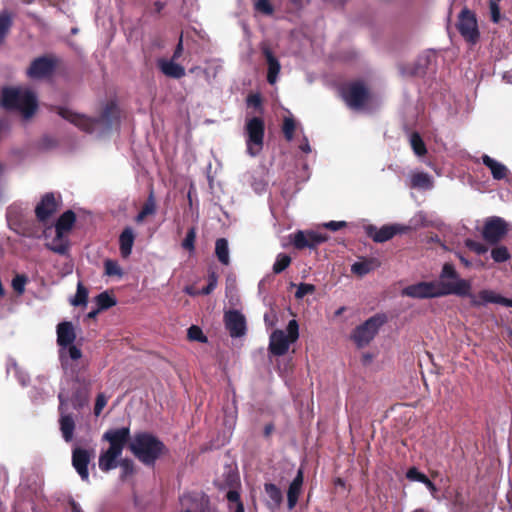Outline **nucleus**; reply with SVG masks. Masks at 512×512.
Listing matches in <instances>:
<instances>
[{"mask_svg":"<svg viewBox=\"0 0 512 512\" xmlns=\"http://www.w3.org/2000/svg\"><path fill=\"white\" fill-rule=\"evenodd\" d=\"M427 297L438 298L447 295L462 296L468 294L469 280L461 278L451 263L442 266L439 280L426 282Z\"/></svg>","mask_w":512,"mask_h":512,"instance_id":"1","label":"nucleus"},{"mask_svg":"<svg viewBox=\"0 0 512 512\" xmlns=\"http://www.w3.org/2000/svg\"><path fill=\"white\" fill-rule=\"evenodd\" d=\"M58 114L83 131L104 133L110 130L113 121L118 118V109L115 104L107 105L98 119L87 118L67 108H59Z\"/></svg>","mask_w":512,"mask_h":512,"instance_id":"2","label":"nucleus"},{"mask_svg":"<svg viewBox=\"0 0 512 512\" xmlns=\"http://www.w3.org/2000/svg\"><path fill=\"white\" fill-rule=\"evenodd\" d=\"M2 106L9 110H17L24 119H30L38 108L35 93L27 88L6 87L2 90Z\"/></svg>","mask_w":512,"mask_h":512,"instance_id":"3","label":"nucleus"},{"mask_svg":"<svg viewBox=\"0 0 512 512\" xmlns=\"http://www.w3.org/2000/svg\"><path fill=\"white\" fill-rule=\"evenodd\" d=\"M129 437L130 429L128 427L110 429L103 434L102 439L108 441L110 446L99 456L100 470L107 472L117 467V460L122 455Z\"/></svg>","mask_w":512,"mask_h":512,"instance_id":"4","label":"nucleus"},{"mask_svg":"<svg viewBox=\"0 0 512 512\" xmlns=\"http://www.w3.org/2000/svg\"><path fill=\"white\" fill-rule=\"evenodd\" d=\"M129 448L142 463L154 465L163 454L165 445L154 435L141 432L134 435L129 443Z\"/></svg>","mask_w":512,"mask_h":512,"instance_id":"5","label":"nucleus"},{"mask_svg":"<svg viewBox=\"0 0 512 512\" xmlns=\"http://www.w3.org/2000/svg\"><path fill=\"white\" fill-rule=\"evenodd\" d=\"M57 344L59 349V358L62 366H66L68 360L76 361L82 357L81 350L74 345L76 332L71 322L64 321L57 325Z\"/></svg>","mask_w":512,"mask_h":512,"instance_id":"6","label":"nucleus"},{"mask_svg":"<svg viewBox=\"0 0 512 512\" xmlns=\"http://www.w3.org/2000/svg\"><path fill=\"white\" fill-rule=\"evenodd\" d=\"M299 338V325L295 319L288 322L286 331L281 329L274 330L269 337V351L272 355H285L291 344Z\"/></svg>","mask_w":512,"mask_h":512,"instance_id":"7","label":"nucleus"},{"mask_svg":"<svg viewBox=\"0 0 512 512\" xmlns=\"http://www.w3.org/2000/svg\"><path fill=\"white\" fill-rule=\"evenodd\" d=\"M9 226L19 235L27 238H40L41 226L33 219L24 217V210L17 205H12L7 210Z\"/></svg>","mask_w":512,"mask_h":512,"instance_id":"8","label":"nucleus"},{"mask_svg":"<svg viewBox=\"0 0 512 512\" xmlns=\"http://www.w3.org/2000/svg\"><path fill=\"white\" fill-rule=\"evenodd\" d=\"M265 123L260 117L247 119L244 127L246 152L251 157L258 156L264 146Z\"/></svg>","mask_w":512,"mask_h":512,"instance_id":"9","label":"nucleus"},{"mask_svg":"<svg viewBox=\"0 0 512 512\" xmlns=\"http://www.w3.org/2000/svg\"><path fill=\"white\" fill-rule=\"evenodd\" d=\"M385 322L386 317L384 315H374L354 329L351 339L357 347L363 348L374 339Z\"/></svg>","mask_w":512,"mask_h":512,"instance_id":"10","label":"nucleus"},{"mask_svg":"<svg viewBox=\"0 0 512 512\" xmlns=\"http://www.w3.org/2000/svg\"><path fill=\"white\" fill-rule=\"evenodd\" d=\"M457 29L460 35L470 44H476L480 37L476 16L469 9L464 8L457 22Z\"/></svg>","mask_w":512,"mask_h":512,"instance_id":"11","label":"nucleus"},{"mask_svg":"<svg viewBox=\"0 0 512 512\" xmlns=\"http://www.w3.org/2000/svg\"><path fill=\"white\" fill-rule=\"evenodd\" d=\"M289 237L293 246L299 250L305 248L315 249L329 239L326 233L319 230H299Z\"/></svg>","mask_w":512,"mask_h":512,"instance_id":"12","label":"nucleus"},{"mask_svg":"<svg viewBox=\"0 0 512 512\" xmlns=\"http://www.w3.org/2000/svg\"><path fill=\"white\" fill-rule=\"evenodd\" d=\"M471 290L472 283L469 281L468 294L462 295L461 297H468L470 299V304L473 307H480L489 303L512 307V299L505 298L493 290L483 289L478 293V295L473 294Z\"/></svg>","mask_w":512,"mask_h":512,"instance_id":"13","label":"nucleus"},{"mask_svg":"<svg viewBox=\"0 0 512 512\" xmlns=\"http://www.w3.org/2000/svg\"><path fill=\"white\" fill-rule=\"evenodd\" d=\"M59 398V428L62 438L65 442H71L74 438L75 421L71 413L68 411V400L63 392L58 395Z\"/></svg>","mask_w":512,"mask_h":512,"instance_id":"14","label":"nucleus"},{"mask_svg":"<svg viewBox=\"0 0 512 512\" xmlns=\"http://www.w3.org/2000/svg\"><path fill=\"white\" fill-rule=\"evenodd\" d=\"M342 96L350 108L361 109L368 99V91L362 83L355 82L343 87Z\"/></svg>","mask_w":512,"mask_h":512,"instance_id":"15","label":"nucleus"},{"mask_svg":"<svg viewBox=\"0 0 512 512\" xmlns=\"http://www.w3.org/2000/svg\"><path fill=\"white\" fill-rule=\"evenodd\" d=\"M507 233V223L501 217H491L484 224L482 236L489 244H497Z\"/></svg>","mask_w":512,"mask_h":512,"instance_id":"16","label":"nucleus"},{"mask_svg":"<svg viewBox=\"0 0 512 512\" xmlns=\"http://www.w3.org/2000/svg\"><path fill=\"white\" fill-rule=\"evenodd\" d=\"M408 229V227L399 224L384 225L381 228H377L374 225L365 226L366 234L377 243L386 242L392 239L396 234L407 232Z\"/></svg>","mask_w":512,"mask_h":512,"instance_id":"17","label":"nucleus"},{"mask_svg":"<svg viewBox=\"0 0 512 512\" xmlns=\"http://www.w3.org/2000/svg\"><path fill=\"white\" fill-rule=\"evenodd\" d=\"M93 457V449H85L75 446L72 451V465L84 481H88L89 479L88 465Z\"/></svg>","mask_w":512,"mask_h":512,"instance_id":"18","label":"nucleus"},{"mask_svg":"<svg viewBox=\"0 0 512 512\" xmlns=\"http://www.w3.org/2000/svg\"><path fill=\"white\" fill-rule=\"evenodd\" d=\"M43 236L46 239L45 246L60 255H65L69 250V240L65 233L53 230L51 227L43 231Z\"/></svg>","mask_w":512,"mask_h":512,"instance_id":"19","label":"nucleus"},{"mask_svg":"<svg viewBox=\"0 0 512 512\" xmlns=\"http://www.w3.org/2000/svg\"><path fill=\"white\" fill-rule=\"evenodd\" d=\"M180 512H205L208 509V498L202 492H188L180 497Z\"/></svg>","mask_w":512,"mask_h":512,"instance_id":"20","label":"nucleus"},{"mask_svg":"<svg viewBox=\"0 0 512 512\" xmlns=\"http://www.w3.org/2000/svg\"><path fill=\"white\" fill-rule=\"evenodd\" d=\"M56 63L52 58L39 57L36 58L27 69V76L31 79H43L50 76Z\"/></svg>","mask_w":512,"mask_h":512,"instance_id":"21","label":"nucleus"},{"mask_svg":"<svg viewBox=\"0 0 512 512\" xmlns=\"http://www.w3.org/2000/svg\"><path fill=\"white\" fill-rule=\"evenodd\" d=\"M226 329L233 338L242 337L246 332L245 317L238 311L232 310L224 316Z\"/></svg>","mask_w":512,"mask_h":512,"instance_id":"22","label":"nucleus"},{"mask_svg":"<svg viewBox=\"0 0 512 512\" xmlns=\"http://www.w3.org/2000/svg\"><path fill=\"white\" fill-rule=\"evenodd\" d=\"M57 211V202L53 193L45 194L35 208V214L40 222H45Z\"/></svg>","mask_w":512,"mask_h":512,"instance_id":"23","label":"nucleus"},{"mask_svg":"<svg viewBox=\"0 0 512 512\" xmlns=\"http://www.w3.org/2000/svg\"><path fill=\"white\" fill-rule=\"evenodd\" d=\"M262 53L268 65L267 81L269 84L274 85L278 79L281 65L268 46L262 47Z\"/></svg>","mask_w":512,"mask_h":512,"instance_id":"24","label":"nucleus"},{"mask_svg":"<svg viewBox=\"0 0 512 512\" xmlns=\"http://www.w3.org/2000/svg\"><path fill=\"white\" fill-rule=\"evenodd\" d=\"M157 66L167 77L180 79L185 75V68L172 59H158Z\"/></svg>","mask_w":512,"mask_h":512,"instance_id":"25","label":"nucleus"},{"mask_svg":"<svg viewBox=\"0 0 512 512\" xmlns=\"http://www.w3.org/2000/svg\"><path fill=\"white\" fill-rule=\"evenodd\" d=\"M303 485V471L299 469L297 475L291 482L288 492H287V507L289 510H292L299 498Z\"/></svg>","mask_w":512,"mask_h":512,"instance_id":"26","label":"nucleus"},{"mask_svg":"<svg viewBox=\"0 0 512 512\" xmlns=\"http://www.w3.org/2000/svg\"><path fill=\"white\" fill-rule=\"evenodd\" d=\"M135 241V232L131 227H125L119 236V250L123 258H128L132 253Z\"/></svg>","mask_w":512,"mask_h":512,"instance_id":"27","label":"nucleus"},{"mask_svg":"<svg viewBox=\"0 0 512 512\" xmlns=\"http://www.w3.org/2000/svg\"><path fill=\"white\" fill-rule=\"evenodd\" d=\"M482 162L487 168H489L492 177L495 180H502L507 177L508 168L503 163L491 158L486 154L482 156Z\"/></svg>","mask_w":512,"mask_h":512,"instance_id":"28","label":"nucleus"},{"mask_svg":"<svg viewBox=\"0 0 512 512\" xmlns=\"http://www.w3.org/2000/svg\"><path fill=\"white\" fill-rule=\"evenodd\" d=\"M264 498L269 509H276L279 507L283 499L281 490L272 483H267L264 486Z\"/></svg>","mask_w":512,"mask_h":512,"instance_id":"29","label":"nucleus"},{"mask_svg":"<svg viewBox=\"0 0 512 512\" xmlns=\"http://www.w3.org/2000/svg\"><path fill=\"white\" fill-rule=\"evenodd\" d=\"M410 184L412 188L428 190L433 187V179L428 173L417 172L411 174Z\"/></svg>","mask_w":512,"mask_h":512,"instance_id":"30","label":"nucleus"},{"mask_svg":"<svg viewBox=\"0 0 512 512\" xmlns=\"http://www.w3.org/2000/svg\"><path fill=\"white\" fill-rule=\"evenodd\" d=\"M64 393L66 399L68 400V411L70 412V409L74 410H80L88 403V396L87 393L84 391H76L71 397L68 395V393L61 391Z\"/></svg>","mask_w":512,"mask_h":512,"instance_id":"31","label":"nucleus"},{"mask_svg":"<svg viewBox=\"0 0 512 512\" xmlns=\"http://www.w3.org/2000/svg\"><path fill=\"white\" fill-rule=\"evenodd\" d=\"M76 220V216L73 211L68 210L64 212L60 218L57 220L55 225V230L60 231L62 233L68 234V232L72 229L73 224Z\"/></svg>","mask_w":512,"mask_h":512,"instance_id":"32","label":"nucleus"},{"mask_svg":"<svg viewBox=\"0 0 512 512\" xmlns=\"http://www.w3.org/2000/svg\"><path fill=\"white\" fill-rule=\"evenodd\" d=\"M403 296H408L417 299H427L426 282H418L416 284L409 285L402 290Z\"/></svg>","mask_w":512,"mask_h":512,"instance_id":"33","label":"nucleus"},{"mask_svg":"<svg viewBox=\"0 0 512 512\" xmlns=\"http://www.w3.org/2000/svg\"><path fill=\"white\" fill-rule=\"evenodd\" d=\"M215 254L218 258V260L223 265H228L230 262L229 258V247H228V241L225 238L217 239L215 243Z\"/></svg>","mask_w":512,"mask_h":512,"instance_id":"34","label":"nucleus"},{"mask_svg":"<svg viewBox=\"0 0 512 512\" xmlns=\"http://www.w3.org/2000/svg\"><path fill=\"white\" fill-rule=\"evenodd\" d=\"M225 497L228 502V508L231 512H244V506L237 490L230 489L227 491Z\"/></svg>","mask_w":512,"mask_h":512,"instance_id":"35","label":"nucleus"},{"mask_svg":"<svg viewBox=\"0 0 512 512\" xmlns=\"http://www.w3.org/2000/svg\"><path fill=\"white\" fill-rule=\"evenodd\" d=\"M377 266V263L375 260H364L360 262H355L351 266V271L358 275V276H364L374 270Z\"/></svg>","mask_w":512,"mask_h":512,"instance_id":"36","label":"nucleus"},{"mask_svg":"<svg viewBox=\"0 0 512 512\" xmlns=\"http://www.w3.org/2000/svg\"><path fill=\"white\" fill-rule=\"evenodd\" d=\"M12 15L10 12L4 10L0 12V44L4 41L11 26H12Z\"/></svg>","mask_w":512,"mask_h":512,"instance_id":"37","label":"nucleus"},{"mask_svg":"<svg viewBox=\"0 0 512 512\" xmlns=\"http://www.w3.org/2000/svg\"><path fill=\"white\" fill-rule=\"evenodd\" d=\"M88 301V290L82 284V282H78L76 294L73 298L70 299V303L73 306H86Z\"/></svg>","mask_w":512,"mask_h":512,"instance_id":"38","label":"nucleus"},{"mask_svg":"<svg viewBox=\"0 0 512 512\" xmlns=\"http://www.w3.org/2000/svg\"><path fill=\"white\" fill-rule=\"evenodd\" d=\"M98 310H106L116 305V300L110 296L107 292H102L95 297Z\"/></svg>","mask_w":512,"mask_h":512,"instance_id":"39","label":"nucleus"},{"mask_svg":"<svg viewBox=\"0 0 512 512\" xmlns=\"http://www.w3.org/2000/svg\"><path fill=\"white\" fill-rule=\"evenodd\" d=\"M291 263V258L285 253H279L273 264V272L279 274L283 272Z\"/></svg>","mask_w":512,"mask_h":512,"instance_id":"40","label":"nucleus"},{"mask_svg":"<svg viewBox=\"0 0 512 512\" xmlns=\"http://www.w3.org/2000/svg\"><path fill=\"white\" fill-rule=\"evenodd\" d=\"M410 144H411V147H412L414 153L417 156H423L426 154V152H427L426 146L419 134L413 133L410 136Z\"/></svg>","mask_w":512,"mask_h":512,"instance_id":"41","label":"nucleus"},{"mask_svg":"<svg viewBox=\"0 0 512 512\" xmlns=\"http://www.w3.org/2000/svg\"><path fill=\"white\" fill-rule=\"evenodd\" d=\"M491 257L496 263H502L510 259V252L505 246H498L491 251Z\"/></svg>","mask_w":512,"mask_h":512,"instance_id":"42","label":"nucleus"},{"mask_svg":"<svg viewBox=\"0 0 512 512\" xmlns=\"http://www.w3.org/2000/svg\"><path fill=\"white\" fill-rule=\"evenodd\" d=\"M195 240H196V228L191 227L184 240L182 241V247L189 251L190 253H193L195 251Z\"/></svg>","mask_w":512,"mask_h":512,"instance_id":"43","label":"nucleus"},{"mask_svg":"<svg viewBox=\"0 0 512 512\" xmlns=\"http://www.w3.org/2000/svg\"><path fill=\"white\" fill-rule=\"evenodd\" d=\"M104 267H105V273L108 276H117V277L123 276L122 268L114 260H110V259L106 260L104 262Z\"/></svg>","mask_w":512,"mask_h":512,"instance_id":"44","label":"nucleus"},{"mask_svg":"<svg viewBox=\"0 0 512 512\" xmlns=\"http://www.w3.org/2000/svg\"><path fill=\"white\" fill-rule=\"evenodd\" d=\"M27 283V277L25 275L18 274L12 279V288L18 295H22L25 291V285Z\"/></svg>","mask_w":512,"mask_h":512,"instance_id":"45","label":"nucleus"},{"mask_svg":"<svg viewBox=\"0 0 512 512\" xmlns=\"http://www.w3.org/2000/svg\"><path fill=\"white\" fill-rule=\"evenodd\" d=\"M13 371V373L15 374V376L17 377L18 381L20 382L21 385L25 386L27 384V382L29 381V376L26 372L22 371L16 363H12L8 368H7V372L8 373H11Z\"/></svg>","mask_w":512,"mask_h":512,"instance_id":"46","label":"nucleus"},{"mask_svg":"<svg viewBox=\"0 0 512 512\" xmlns=\"http://www.w3.org/2000/svg\"><path fill=\"white\" fill-rule=\"evenodd\" d=\"M295 121L292 117H286L284 119V123H283V133L285 135V138L288 140V141H291L293 139V134H294V131H295Z\"/></svg>","mask_w":512,"mask_h":512,"instance_id":"47","label":"nucleus"},{"mask_svg":"<svg viewBox=\"0 0 512 512\" xmlns=\"http://www.w3.org/2000/svg\"><path fill=\"white\" fill-rule=\"evenodd\" d=\"M411 223L414 227H427L432 223L427 219V215L423 211L417 212L411 219Z\"/></svg>","mask_w":512,"mask_h":512,"instance_id":"48","label":"nucleus"},{"mask_svg":"<svg viewBox=\"0 0 512 512\" xmlns=\"http://www.w3.org/2000/svg\"><path fill=\"white\" fill-rule=\"evenodd\" d=\"M315 291V286L309 283H300L297 287L295 297L302 299L308 294H312Z\"/></svg>","mask_w":512,"mask_h":512,"instance_id":"49","label":"nucleus"},{"mask_svg":"<svg viewBox=\"0 0 512 512\" xmlns=\"http://www.w3.org/2000/svg\"><path fill=\"white\" fill-rule=\"evenodd\" d=\"M254 8L256 11L265 15H271L273 13V6L270 4L269 0L255 1Z\"/></svg>","mask_w":512,"mask_h":512,"instance_id":"50","label":"nucleus"},{"mask_svg":"<svg viewBox=\"0 0 512 512\" xmlns=\"http://www.w3.org/2000/svg\"><path fill=\"white\" fill-rule=\"evenodd\" d=\"M188 338L192 341L206 342L207 338L204 336L202 330L198 326H191L188 329Z\"/></svg>","mask_w":512,"mask_h":512,"instance_id":"51","label":"nucleus"},{"mask_svg":"<svg viewBox=\"0 0 512 512\" xmlns=\"http://www.w3.org/2000/svg\"><path fill=\"white\" fill-rule=\"evenodd\" d=\"M141 210L145 214H147L148 216L155 214V212H156V202H155L153 191L150 192V194H149V196H148V198H147V200H146V202L143 205Z\"/></svg>","mask_w":512,"mask_h":512,"instance_id":"52","label":"nucleus"},{"mask_svg":"<svg viewBox=\"0 0 512 512\" xmlns=\"http://www.w3.org/2000/svg\"><path fill=\"white\" fill-rule=\"evenodd\" d=\"M465 245H466L467 248H469L470 250L474 251L478 255L484 254L488 250L485 245H483L480 242L474 241L472 239H467L465 241Z\"/></svg>","mask_w":512,"mask_h":512,"instance_id":"53","label":"nucleus"},{"mask_svg":"<svg viewBox=\"0 0 512 512\" xmlns=\"http://www.w3.org/2000/svg\"><path fill=\"white\" fill-rule=\"evenodd\" d=\"M406 477L407 479H409L410 481H416V482H421L423 483L424 480H426L427 476L425 474H423L422 472H420L418 469H416L415 467L413 468H410L407 473H406Z\"/></svg>","mask_w":512,"mask_h":512,"instance_id":"54","label":"nucleus"},{"mask_svg":"<svg viewBox=\"0 0 512 512\" xmlns=\"http://www.w3.org/2000/svg\"><path fill=\"white\" fill-rule=\"evenodd\" d=\"M107 404V398L103 393L97 395L95 406H94V414L95 416H99L103 410V408Z\"/></svg>","mask_w":512,"mask_h":512,"instance_id":"55","label":"nucleus"},{"mask_svg":"<svg viewBox=\"0 0 512 512\" xmlns=\"http://www.w3.org/2000/svg\"><path fill=\"white\" fill-rule=\"evenodd\" d=\"M489 8H490L491 20L494 23H498L499 20H500V8H499V5L495 1H490Z\"/></svg>","mask_w":512,"mask_h":512,"instance_id":"56","label":"nucleus"},{"mask_svg":"<svg viewBox=\"0 0 512 512\" xmlns=\"http://www.w3.org/2000/svg\"><path fill=\"white\" fill-rule=\"evenodd\" d=\"M324 228H327L332 231H337L347 226L345 221H329L322 225Z\"/></svg>","mask_w":512,"mask_h":512,"instance_id":"57","label":"nucleus"},{"mask_svg":"<svg viewBox=\"0 0 512 512\" xmlns=\"http://www.w3.org/2000/svg\"><path fill=\"white\" fill-rule=\"evenodd\" d=\"M247 104L254 108H260L262 104L261 97L258 94L249 95L247 98Z\"/></svg>","mask_w":512,"mask_h":512,"instance_id":"58","label":"nucleus"},{"mask_svg":"<svg viewBox=\"0 0 512 512\" xmlns=\"http://www.w3.org/2000/svg\"><path fill=\"white\" fill-rule=\"evenodd\" d=\"M216 285H217V279L214 275H212L209 280L208 285L202 289L201 293L205 294V295L210 294L215 289Z\"/></svg>","mask_w":512,"mask_h":512,"instance_id":"59","label":"nucleus"},{"mask_svg":"<svg viewBox=\"0 0 512 512\" xmlns=\"http://www.w3.org/2000/svg\"><path fill=\"white\" fill-rule=\"evenodd\" d=\"M182 52H183V42H182V36H181L179 39V42L176 46V49L173 53L172 60L176 61L177 59H179L182 55Z\"/></svg>","mask_w":512,"mask_h":512,"instance_id":"60","label":"nucleus"},{"mask_svg":"<svg viewBox=\"0 0 512 512\" xmlns=\"http://www.w3.org/2000/svg\"><path fill=\"white\" fill-rule=\"evenodd\" d=\"M299 149L303 151L304 153H310L311 147L309 144V141L306 137H304L303 142L299 145Z\"/></svg>","mask_w":512,"mask_h":512,"instance_id":"61","label":"nucleus"},{"mask_svg":"<svg viewBox=\"0 0 512 512\" xmlns=\"http://www.w3.org/2000/svg\"><path fill=\"white\" fill-rule=\"evenodd\" d=\"M423 484L427 487V489L430 491L432 495H434L437 492L436 486L434 485L433 482H431L428 479V477L426 478V480H424Z\"/></svg>","mask_w":512,"mask_h":512,"instance_id":"62","label":"nucleus"},{"mask_svg":"<svg viewBox=\"0 0 512 512\" xmlns=\"http://www.w3.org/2000/svg\"><path fill=\"white\" fill-rule=\"evenodd\" d=\"M69 505L71 507V512H81L80 506L74 500H70Z\"/></svg>","mask_w":512,"mask_h":512,"instance_id":"63","label":"nucleus"},{"mask_svg":"<svg viewBox=\"0 0 512 512\" xmlns=\"http://www.w3.org/2000/svg\"><path fill=\"white\" fill-rule=\"evenodd\" d=\"M148 215L145 214L142 210L138 213V215L136 216L135 220L137 223H141L143 222V220L147 217Z\"/></svg>","mask_w":512,"mask_h":512,"instance_id":"64","label":"nucleus"}]
</instances>
